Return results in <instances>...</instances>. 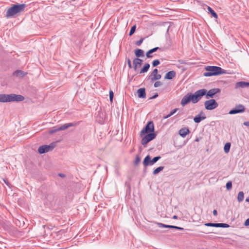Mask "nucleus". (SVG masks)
Returning a JSON list of instances; mask_svg holds the SVG:
<instances>
[{"instance_id":"16","label":"nucleus","mask_w":249,"mask_h":249,"mask_svg":"<svg viewBox=\"0 0 249 249\" xmlns=\"http://www.w3.org/2000/svg\"><path fill=\"white\" fill-rule=\"evenodd\" d=\"M142 60L139 58H135L133 61V68L135 71L139 68L142 64Z\"/></svg>"},{"instance_id":"48","label":"nucleus","mask_w":249,"mask_h":249,"mask_svg":"<svg viewBox=\"0 0 249 249\" xmlns=\"http://www.w3.org/2000/svg\"><path fill=\"white\" fill-rule=\"evenodd\" d=\"M159 96V94L158 93H155L154 95L151 97L149 98V99H154L158 97Z\"/></svg>"},{"instance_id":"27","label":"nucleus","mask_w":249,"mask_h":249,"mask_svg":"<svg viewBox=\"0 0 249 249\" xmlns=\"http://www.w3.org/2000/svg\"><path fill=\"white\" fill-rule=\"evenodd\" d=\"M178 110V108H176L173 109L171 111V112H170V113L169 114H168L166 116H163V119H166L168 118L169 117H171L173 114H174Z\"/></svg>"},{"instance_id":"51","label":"nucleus","mask_w":249,"mask_h":249,"mask_svg":"<svg viewBox=\"0 0 249 249\" xmlns=\"http://www.w3.org/2000/svg\"><path fill=\"white\" fill-rule=\"evenodd\" d=\"M58 176L61 178H64L66 177V175L62 173H59L58 174Z\"/></svg>"},{"instance_id":"17","label":"nucleus","mask_w":249,"mask_h":249,"mask_svg":"<svg viewBox=\"0 0 249 249\" xmlns=\"http://www.w3.org/2000/svg\"><path fill=\"white\" fill-rule=\"evenodd\" d=\"M27 74V72H24L23 71L21 70H16L13 73V75L15 76L16 77H19V78H22L25 76Z\"/></svg>"},{"instance_id":"15","label":"nucleus","mask_w":249,"mask_h":249,"mask_svg":"<svg viewBox=\"0 0 249 249\" xmlns=\"http://www.w3.org/2000/svg\"><path fill=\"white\" fill-rule=\"evenodd\" d=\"M206 118V116L204 114L203 111H201L200 113L196 115L194 118V121L196 123H199L201 121L205 119Z\"/></svg>"},{"instance_id":"10","label":"nucleus","mask_w":249,"mask_h":249,"mask_svg":"<svg viewBox=\"0 0 249 249\" xmlns=\"http://www.w3.org/2000/svg\"><path fill=\"white\" fill-rule=\"evenodd\" d=\"M204 106L206 109L211 110L216 108L218 106V104L215 100L211 99L206 101L204 102Z\"/></svg>"},{"instance_id":"3","label":"nucleus","mask_w":249,"mask_h":249,"mask_svg":"<svg viewBox=\"0 0 249 249\" xmlns=\"http://www.w3.org/2000/svg\"><path fill=\"white\" fill-rule=\"evenodd\" d=\"M154 125L153 121H149L140 132V136L145 134L156 133L155 132Z\"/></svg>"},{"instance_id":"34","label":"nucleus","mask_w":249,"mask_h":249,"mask_svg":"<svg viewBox=\"0 0 249 249\" xmlns=\"http://www.w3.org/2000/svg\"><path fill=\"white\" fill-rule=\"evenodd\" d=\"M141 161V158L139 155H137L135 158V160L134 161V164L135 165H138Z\"/></svg>"},{"instance_id":"9","label":"nucleus","mask_w":249,"mask_h":249,"mask_svg":"<svg viewBox=\"0 0 249 249\" xmlns=\"http://www.w3.org/2000/svg\"><path fill=\"white\" fill-rule=\"evenodd\" d=\"M204 91L206 99H212L216 94L220 92L221 89L219 88H214L207 90V89H204Z\"/></svg>"},{"instance_id":"32","label":"nucleus","mask_w":249,"mask_h":249,"mask_svg":"<svg viewBox=\"0 0 249 249\" xmlns=\"http://www.w3.org/2000/svg\"><path fill=\"white\" fill-rule=\"evenodd\" d=\"M125 186L126 187V192L130 191L131 189L130 179L129 181L125 182Z\"/></svg>"},{"instance_id":"57","label":"nucleus","mask_w":249,"mask_h":249,"mask_svg":"<svg viewBox=\"0 0 249 249\" xmlns=\"http://www.w3.org/2000/svg\"><path fill=\"white\" fill-rule=\"evenodd\" d=\"M195 141H196V142H198V141H199V139H198V138H196V139Z\"/></svg>"},{"instance_id":"11","label":"nucleus","mask_w":249,"mask_h":249,"mask_svg":"<svg viewBox=\"0 0 249 249\" xmlns=\"http://www.w3.org/2000/svg\"><path fill=\"white\" fill-rule=\"evenodd\" d=\"M245 111V107L241 104L236 105L235 107L231 109L229 112V114H235L237 113H241Z\"/></svg>"},{"instance_id":"6","label":"nucleus","mask_w":249,"mask_h":249,"mask_svg":"<svg viewBox=\"0 0 249 249\" xmlns=\"http://www.w3.org/2000/svg\"><path fill=\"white\" fill-rule=\"evenodd\" d=\"M192 103L196 104L199 102L203 96H205L204 89L196 91L194 93L191 92Z\"/></svg>"},{"instance_id":"52","label":"nucleus","mask_w":249,"mask_h":249,"mask_svg":"<svg viewBox=\"0 0 249 249\" xmlns=\"http://www.w3.org/2000/svg\"><path fill=\"white\" fill-rule=\"evenodd\" d=\"M213 213L214 216H216L217 215V211L216 210H214L213 212Z\"/></svg>"},{"instance_id":"24","label":"nucleus","mask_w":249,"mask_h":249,"mask_svg":"<svg viewBox=\"0 0 249 249\" xmlns=\"http://www.w3.org/2000/svg\"><path fill=\"white\" fill-rule=\"evenodd\" d=\"M208 13L211 15L212 17L217 18L218 15L216 13L210 6H207Z\"/></svg>"},{"instance_id":"30","label":"nucleus","mask_w":249,"mask_h":249,"mask_svg":"<svg viewBox=\"0 0 249 249\" xmlns=\"http://www.w3.org/2000/svg\"><path fill=\"white\" fill-rule=\"evenodd\" d=\"M136 29V25L134 24L133 25L130 30L129 36H130L133 35V34L135 33Z\"/></svg>"},{"instance_id":"38","label":"nucleus","mask_w":249,"mask_h":249,"mask_svg":"<svg viewBox=\"0 0 249 249\" xmlns=\"http://www.w3.org/2000/svg\"><path fill=\"white\" fill-rule=\"evenodd\" d=\"M153 53L151 50L147 51L145 54L146 57L148 58H152L153 56V55H152Z\"/></svg>"},{"instance_id":"14","label":"nucleus","mask_w":249,"mask_h":249,"mask_svg":"<svg viewBox=\"0 0 249 249\" xmlns=\"http://www.w3.org/2000/svg\"><path fill=\"white\" fill-rule=\"evenodd\" d=\"M46 199L50 203H55L57 200V196L55 193H48L46 196Z\"/></svg>"},{"instance_id":"55","label":"nucleus","mask_w":249,"mask_h":249,"mask_svg":"<svg viewBox=\"0 0 249 249\" xmlns=\"http://www.w3.org/2000/svg\"><path fill=\"white\" fill-rule=\"evenodd\" d=\"M178 216L177 215H174L173 216V218L174 219H178Z\"/></svg>"},{"instance_id":"46","label":"nucleus","mask_w":249,"mask_h":249,"mask_svg":"<svg viewBox=\"0 0 249 249\" xmlns=\"http://www.w3.org/2000/svg\"><path fill=\"white\" fill-rule=\"evenodd\" d=\"M162 85V83L160 81H156L154 84V87L155 88H157L158 87Z\"/></svg>"},{"instance_id":"44","label":"nucleus","mask_w":249,"mask_h":249,"mask_svg":"<svg viewBox=\"0 0 249 249\" xmlns=\"http://www.w3.org/2000/svg\"><path fill=\"white\" fill-rule=\"evenodd\" d=\"M144 39V38H141L139 40H138L135 42V44L138 46H140Z\"/></svg>"},{"instance_id":"40","label":"nucleus","mask_w":249,"mask_h":249,"mask_svg":"<svg viewBox=\"0 0 249 249\" xmlns=\"http://www.w3.org/2000/svg\"><path fill=\"white\" fill-rule=\"evenodd\" d=\"M109 100L111 103L113 102L114 93L112 90H110L109 92Z\"/></svg>"},{"instance_id":"13","label":"nucleus","mask_w":249,"mask_h":249,"mask_svg":"<svg viewBox=\"0 0 249 249\" xmlns=\"http://www.w3.org/2000/svg\"><path fill=\"white\" fill-rule=\"evenodd\" d=\"M190 102H192V98L191 95V92L186 94L181 99V105L184 107Z\"/></svg>"},{"instance_id":"47","label":"nucleus","mask_w":249,"mask_h":249,"mask_svg":"<svg viewBox=\"0 0 249 249\" xmlns=\"http://www.w3.org/2000/svg\"><path fill=\"white\" fill-rule=\"evenodd\" d=\"M158 70L157 69H154L152 71V72L151 73V74L150 75H156V74H158Z\"/></svg>"},{"instance_id":"35","label":"nucleus","mask_w":249,"mask_h":249,"mask_svg":"<svg viewBox=\"0 0 249 249\" xmlns=\"http://www.w3.org/2000/svg\"><path fill=\"white\" fill-rule=\"evenodd\" d=\"M218 223H205L204 225L207 227H213L217 228Z\"/></svg>"},{"instance_id":"39","label":"nucleus","mask_w":249,"mask_h":249,"mask_svg":"<svg viewBox=\"0 0 249 249\" xmlns=\"http://www.w3.org/2000/svg\"><path fill=\"white\" fill-rule=\"evenodd\" d=\"M152 66L153 67H157L160 64V61L159 59H155L152 61Z\"/></svg>"},{"instance_id":"18","label":"nucleus","mask_w":249,"mask_h":249,"mask_svg":"<svg viewBox=\"0 0 249 249\" xmlns=\"http://www.w3.org/2000/svg\"><path fill=\"white\" fill-rule=\"evenodd\" d=\"M249 87V82L245 81L238 82L235 84V88L237 89L239 88H244Z\"/></svg>"},{"instance_id":"49","label":"nucleus","mask_w":249,"mask_h":249,"mask_svg":"<svg viewBox=\"0 0 249 249\" xmlns=\"http://www.w3.org/2000/svg\"><path fill=\"white\" fill-rule=\"evenodd\" d=\"M244 225L245 226H249V218L246 220Z\"/></svg>"},{"instance_id":"45","label":"nucleus","mask_w":249,"mask_h":249,"mask_svg":"<svg viewBox=\"0 0 249 249\" xmlns=\"http://www.w3.org/2000/svg\"><path fill=\"white\" fill-rule=\"evenodd\" d=\"M126 60L127 61V64H128L129 68V69H132V64H131V62L130 59L129 58H126Z\"/></svg>"},{"instance_id":"1","label":"nucleus","mask_w":249,"mask_h":249,"mask_svg":"<svg viewBox=\"0 0 249 249\" xmlns=\"http://www.w3.org/2000/svg\"><path fill=\"white\" fill-rule=\"evenodd\" d=\"M26 5L25 3L19 4L17 3L16 4H12L11 6L9 8L6 13L5 17L7 18H16L18 16L20 13L24 11Z\"/></svg>"},{"instance_id":"4","label":"nucleus","mask_w":249,"mask_h":249,"mask_svg":"<svg viewBox=\"0 0 249 249\" xmlns=\"http://www.w3.org/2000/svg\"><path fill=\"white\" fill-rule=\"evenodd\" d=\"M6 103L13 102H19L23 101L25 98L21 95H17L16 94L12 93L9 94H6Z\"/></svg>"},{"instance_id":"7","label":"nucleus","mask_w":249,"mask_h":249,"mask_svg":"<svg viewBox=\"0 0 249 249\" xmlns=\"http://www.w3.org/2000/svg\"><path fill=\"white\" fill-rule=\"evenodd\" d=\"M143 135L144 136L141 141V143L145 146L149 142L156 138L157 133H150Z\"/></svg>"},{"instance_id":"36","label":"nucleus","mask_w":249,"mask_h":249,"mask_svg":"<svg viewBox=\"0 0 249 249\" xmlns=\"http://www.w3.org/2000/svg\"><path fill=\"white\" fill-rule=\"evenodd\" d=\"M226 187L227 190H230L232 188V182L229 181L226 184Z\"/></svg>"},{"instance_id":"19","label":"nucleus","mask_w":249,"mask_h":249,"mask_svg":"<svg viewBox=\"0 0 249 249\" xmlns=\"http://www.w3.org/2000/svg\"><path fill=\"white\" fill-rule=\"evenodd\" d=\"M176 75V72L174 71H171L168 72H167L165 76H164V79H168V80H171L173 79Z\"/></svg>"},{"instance_id":"33","label":"nucleus","mask_w":249,"mask_h":249,"mask_svg":"<svg viewBox=\"0 0 249 249\" xmlns=\"http://www.w3.org/2000/svg\"><path fill=\"white\" fill-rule=\"evenodd\" d=\"M230 227V225L227 223H218L217 228H227Z\"/></svg>"},{"instance_id":"31","label":"nucleus","mask_w":249,"mask_h":249,"mask_svg":"<svg viewBox=\"0 0 249 249\" xmlns=\"http://www.w3.org/2000/svg\"><path fill=\"white\" fill-rule=\"evenodd\" d=\"M0 102L6 103V94H0Z\"/></svg>"},{"instance_id":"8","label":"nucleus","mask_w":249,"mask_h":249,"mask_svg":"<svg viewBox=\"0 0 249 249\" xmlns=\"http://www.w3.org/2000/svg\"><path fill=\"white\" fill-rule=\"evenodd\" d=\"M55 146V142H53L51 143L49 145H43L39 146L38 148V152L40 154H44L47 153L49 151H52Z\"/></svg>"},{"instance_id":"53","label":"nucleus","mask_w":249,"mask_h":249,"mask_svg":"<svg viewBox=\"0 0 249 249\" xmlns=\"http://www.w3.org/2000/svg\"><path fill=\"white\" fill-rule=\"evenodd\" d=\"M243 124L246 126H249V121L245 122Z\"/></svg>"},{"instance_id":"12","label":"nucleus","mask_w":249,"mask_h":249,"mask_svg":"<svg viewBox=\"0 0 249 249\" xmlns=\"http://www.w3.org/2000/svg\"><path fill=\"white\" fill-rule=\"evenodd\" d=\"M142 164L144 166L143 172H146L147 168L149 166H151L153 165V163L152 162V160L151 158V157L149 155H147L143 159L142 161Z\"/></svg>"},{"instance_id":"26","label":"nucleus","mask_w":249,"mask_h":249,"mask_svg":"<svg viewBox=\"0 0 249 249\" xmlns=\"http://www.w3.org/2000/svg\"><path fill=\"white\" fill-rule=\"evenodd\" d=\"M244 198V194L243 192H242V191L239 192V193L238 194L237 197L238 201L239 202H242Z\"/></svg>"},{"instance_id":"23","label":"nucleus","mask_w":249,"mask_h":249,"mask_svg":"<svg viewBox=\"0 0 249 249\" xmlns=\"http://www.w3.org/2000/svg\"><path fill=\"white\" fill-rule=\"evenodd\" d=\"M134 53L137 57L136 58H139L141 57L144 56V51L141 49H137L134 51Z\"/></svg>"},{"instance_id":"2","label":"nucleus","mask_w":249,"mask_h":249,"mask_svg":"<svg viewBox=\"0 0 249 249\" xmlns=\"http://www.w3.org/2000/svg\"><path fill=\"white\" fill-rule=\"evenodd\" d=\"M205 70L207 72H204L203 75L206 77L220 75L226 73V70L218 66H207L205 67Z\"/></svg>"},{"instance_id":"37","label":"nucleus","mask_w":249,"mask_h":249,"mask_svg":"<svg viewBox=\"0 0 249 249\" xmlns=\"http://www.w3.org/2000/svg\"><path fill=\"white\" fill-rule=\"evenodd\" d=\"M168 228L175 229H177V230H180V231H184V230L183 228H181L180 227H178V226H173V225H169Z\"/></svg>"},{"instance_id":"29","label":"nucleus","mask_w":249,"mask_h":249,"mask_svg":"<svg viewBox=\"0 0 249 249\" xmlns=\"http://www.w3.org/2000/svg\"><path fill=\"white\" fill-rule=\"evenodd\" d=\"M231 146V144L230 142H227L225 144L224 147V150L226 153H228L230 151Z\"/></svg>"},{"instance_id":"41","label":"nucleus","mask_w":249,"mask_h":249,"mask_svg":"<svg viewBox=\"0 0 249 249\" xmlns=\"http://www.w3.org/2000/svg\"><path fill=\"white\" fill-rule=\"evenodd\" d=\"M150 50H151L152 52L153 53L156 52L158 50H160V51H163V49L162 48H160V47H155V48H152V49H151Z\"/></svg>"},{"instance_id":"5","label":"nucleus","mask_w":249,"mask_h":249,"mask_svg":"<svg viewBox=\"0 0 249 249\" xmlns=\"http://www.w3.org/2000/svg\"><path fill=\"white\" fill-rule=\"evenodd\" d=\"M76 125V124L70 123L64 124L59 127L54 126V127H52L51 129V130H50L49 133L50 134H52L57 132L59 131H62V130H66V129H67L70 127L75 126Z\"/></svg>"},{"instance_id":"25","label":"nucleus","mask_w":249,"mask_h":249,"mask_svg":"<svg viewBox=\"0 0 249 249\" xmlns=\"http://www.w3.org/2000/svg\"><path fill=\"white\" fill-rule=\"evenodd\" d=\"M150 64L149 63H145L143 66L142 67V68L141 69L140 73H145L146 72L149 68H150Z\"/></svg>"},{"instance_id":"43","label":"nucleus","mask_w":249,"mask_h":249,"mask_svg":"<svg viewBox=\"0 0 249 249\" xmlns=\"http://www.w3.org/2000/svg\"><path fill=\"white\" fill-rule=\"evenodd\" d=\"M161 158V157L160 156H156V157H154L152 160V162L153 163V164H155L156 162H157Z\"/></svg>"},{"instance_id":"42","label":"nucleus","mask_w":249,"mask_h":249,"mask_svg":"<svg viewBox=\"0 0 249 249\" xmlns=\"http://www.w3.org/2000/svg\"><path fill=\"white\" fill-rule=\"evenodd\" d=\"M156 224L159 226L160 228H168L169 225H166L161 223L157 222Z\"/></svg>"},{"instance_id":"21","label":"nucleus","mask_w":249,"mask_h":249,"mask_svg":"<svg viewBox=\"0 0 249 249\" xmlns=\"http://www.w3.org/2000/svg\"><path fill=\"white\" fill-rule=\"evenodd\" d=\"M190 132L188 128L184 127L179 130V134L183 138H185Z\"/></svg>"},{"instance_id":"56","label":"nucleus","mask_w":249,"mask_h":249,"mask_svg":"<svg viewBox=\"0 0 249 249\" xmlns=\"http://www.w3.org/2000/svg\"><path fill=\"white\" fill-rule=\"evenodd\" d=\"M246 202H249V196L246 199Z\"/></svg>"},{"instance_id":"20","label":"nucleus","mask_w":249,"mask_h":249,"mask_svg":"<svg viewBox=\"0 0 249 249\" xmlns=\"http://www.w3.org/2000/svg\"><path fill=\"white\" fill-rule=\"evenodd\" d=\"M138 97L140 98L144 99L146 97L145 89L142 88L137 90Z\"/></svg>"},{"instance_id":"28","label":"nucleus","mask_w":249,"mask_h":249,"mask_svg":"<svg viewBox=\"0 0 249 249\" xmlns=\"http://www.w3.org/2000/svg\"><path fill=\"white\" fill-rule=\"evenodd\" d=\"M163 169H164V166H159L154 170V171L153 172V174L154 175H156L159 174L161 171H162Z\"/></svg>"},{"instance_id":"22","label":"nucleus","mask_w":249,"mask_h":249,"mask_svg":"<svg viewBox=\"0 0 249 249\" xmlns=\"http://www.w3.org/2000/svg\"><path fill=\"white\" fill-rule=\"evenodd\" d=\"M161 74H157L156 75H150L148 76V79L150 80V82L151 83H153L155 81L158 80L160 79L161 78Z\"/></svg>"},{"instance_id":"54","label":"nucleus","mask_w":249,"mask_h":249,"mask_svg":"<svg viewBox=\"0 0 249 249\" xmlns=\"http://www.w3.org/2000/svg\"><path fill=\"white\" fill-rule=\"evenodd\" d=\"M3 180H4V181L5 182V183L8 185V186H9V182H8L7 180H5V179H4Z\"/></svg>"},{"instance_id":"50","label":"nucleus","mask_w":249,"mask_h":249,"mask_svg":"<svg viewBox=\"0 0 249 249\" xmlns=\"http://www.w3.org/2000/svg\"><path fill=\"white\" fill-rule=\"evenodd\" d=\"M178 62L180 63V64H186V63L185 62V61L184 60H178Z\"/></svg>"}]
</instances>
